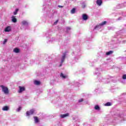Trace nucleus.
I'll return each mask as SVG.
<instances>
[{"mask_svg":"<svg viewBox=\"0 0 126 126\" xmlns=\"http://www.w3.org/2000/svg\"><path fill=\"white\" fill-rule=\"evenodd\" d=\"M71 13L72 14L75 13V8H72V9L71 10Z\"/></svg>","mask_w":126,"mask_h":126,"instance_id":"f3484780","label":"nucleus"},{"mask_svg":"<svg viewBox=\"0 0 126 126\" xmlns=\"http://www.w3.org/2000/svg\"><path fill=\"white\" fill-rule=\"evenodd\" d=\"M34 84L35 85H40V84H41V82H40L39 81L35 80L34 81Z\"/></svg>","mask_w":126,"mask_h":126,"instance_id":"dca6fc26","label":"nucleus"},{"mask_svg":"<svg viewBox=\"0 0 126 126\" xmlns=\"http://www.w3.org/2000/svg\"><path fill=\"white\" fill-rule=\"evenodd\" d=\"M22 24L23 25H27V24H28V23L26 21H23L22 22Z\"/></svg>","mask_w":126,"mask_h":126,"instance_id":"a211bd4d","label":"nucleus"},{"mask_svg":"<svg viewBox=\"0 0 126 126\" xmlns=\"http://www.w3.org/2000/svg\"><path fill=\"white\" fill-rule=\"evenodd\" d=\"M63 65V63H61V64L59 65L60 67L62 66Z\"/></svg>","mask_w":126,"mask_h":126,"instance_id":"cd10ccee","label":"nucleus"},{"mask_svg":"<svg viewBox=\"0 0 126 126\" xmlns=\"http://www.w3.org/2000/svg\"><path fill=\"white\" fill-rule=\"evenodd\" d=\"M11 30V28H10V27L8 26L5 29L4 31L5 32H10Z\"/></svg>","mask_w":126,"mask_h":126,"instance_id":"6e6552de","label":"nucleus"},{"mask_svg":"<svg viewBox=\"0 0 126 126\" xmlns=\"http://www.w3.org/2000/svg\"><path fill=\"white\" fill-rule=\"evenodd\" d=\"M113 53H114V51L111 50L108 52H106V56H109V55H112V54H113Z\"/></svg>","mask_w":126,"mask_h":126,"instance_id":"2eb2a0df","label":"nucleus"},{"mask_svg":"<svg viewBox=\"0 0 126 126\" xmlns=\"http://www.w3.org/2000/svg\"><path fill=\"white\" fill-rule=\"evenodd\" d=\"M59 7H63V6H61V5H59Z\"/></svg>","mask_w":126,"mask_h":126,"instance_id":"c756f323","label":"nucleus"},{"mask_svg":"<svg viewBox=\"0 0 126 126\" xmlns=\"http://www.w3.org/2000/svg\"><path fill=\"white\" fill-rule=\"evenodd\" d=\"M17 14V12L16 11H15L14 12V15H16Z\"/></svg>","mask_w":126,"mask_h":126,"instance_id":"393cba45","label":"nucleus"},{"mask_svg":"<svg viewBox=\"0 0 126 126\" xmlns=\"http://www.w3.org/2000/svg\"><path fill=\"white\" fill-rule=\"evenodd\" d=\"M22 108L21 106H19V108L17 109V112H20V111L21 110Z\"/></svg>","mask_w":126,"mask_h":126,"instance_id":"412c9836","label":"nucleus"},{"mask_svg":"<svg viewBox=\"0 0 126 126\" xmlns=\"http://www.w3.org/2000/svg\"><path fill=\"white\" fill-rule=\"evenodd\" d=\"M18 10H19V9H16L15 10V11H16L17 12H18Z\"/></svg>","mask_w":126,"mask_h":126,"instance_id":"c85d7f7f","label":"nucleus"},{"mask_svg":"<svg viewBox=\"0 0 126 126\" xmlns=\"http://www.w3.org/2000/svg\"><path fill=\"white\" fill-rule=\"evenodd\" d=\"M82 18L83 20H87V19H88V16L86 14H83L82 15Z\"/></svg>","mask_w":126,"mask_h":126,"instance_id":"0eeeda50","label":"nucleus"},{"mask_svg":"<svg viewBox=\"0 0 126 126\" xmlns=\"http://www.w3.org/2000/svg\"><path fill=\"white\" fill-rule=\"evenodd\" d=\"M59 22V20H57L55 22H54V24L56 25Z\"/></svg>","mask_w":126,"mask_h":126,"instance_id":"a878e982","label":"nucleus"},{"mask_svg":"<svg viewBox=\"0 0 126 126\" xmlns=\"http://www.w3.org/2000/svg\"><path fill=\"white\" fill-rule=\"evenodd\" d=\"M107 24V21H103L101 23L99 24L98 25L95 26L94 29H97L99 27V26H103Z\"/></svg>","mask_w":126,"mask_h":126,"instance_id":"20e7f679","label":"nucleus"},{"mask_svg":"<svg viewBox=\"0 0 126 126\" xmlns=\"http://www.w3.org/2000/svg\"><path fill=\"white\" fill-rule=\"evenodd\" d=\"M69 116V113H66L65 114H61L60 115L61 118L63 119L64 118H66V117H68Z\"/></svg>","mask_w":126,"mask_h":126,"instance_id":"423d86ee","label":"nucleus"},{"mask_svg":"<svg viewBox=\"0 0 126 126\" xmlns=\"http://www.w3.org/2000/svg\"><path fill=\"white\" fill-rule=\"evenodd\" d=\"M81 102H83V99L81 98V99L79 100V102L81 103Z\"/></svg>","mask_w":126,"mask_h":126,"instance_id":"b1692460","label":"nucleus"},{"mask_svg":"<svg viewBox=\"0 0 126 126\" xmlns=\"http://www.w3.org/2000/svg\"><path fill=\"white\" fill-rule=\"evenodd\" d=\"M19 90H18V93H22L23 92L26 90L25 87L19 86Z\"/></svg>","mask_w":126,"mask_h":126,"instance_id":"7ed1b4c3","label":"nucleus"},{"mask_svg":"<svg viewBox=\"0 0 126 126\" xmlns=\"http://www.w3.org/2000/svg\"><path fill=\"white\" fill-rule=\"evenodd\" d=\"M9 108L7 106H4L2 108V111H8Z\"/></svg>","mask_w":126,"mask_h":126,"instance_id":"f8f14e48","label":"nucleus"},{"mask_svg":"<svg viewBox=\"0 0 126 126\" xmlns=\"http://www.w3.org/2000/svg\"><path fill=\"white\" fill-rule=\"evenodd\" d=\"M105 106H112V103L111 102H107L105 103Z\"/></svg>","mask_w":126,"mask_h":126,"instance_id":"aec40b11","label":"nucleus"},{"mask_svg":"<svg viewBox=\"0 0 126 126\" xmlns=\"http://www.w3.org/2000/svg\"><path fill=\"white\" fill-rule=\"evenodd\" d=\"M67 30H70V28L69 27L67 28Z\"/></svg>","mask_w":126,"mask_h":126,"instance_id":"bb28decb","label":"nucleus"},{"mask_svg":"<svg viewBox=\"0 0 126 126\" xmlns=\"http://www.w3.org/2000/svg\"><path fill=\"white\" fill-rule=\"evenodd\" d=\"M102 3H103V1H102V0H96V4H97V5H99V6H100Z\"/></svg>","mask_w":126,"mask_h":126,"instance_id":"9d476101","label":"nucleus"},{"mask_svg":"<svg viewBox=\"0 0 126 126\" xmlns=\"http://www.w3.org/2000/svg\"><path fill=\"white\" fill-rule=\"evenodd\" d=\"M0 87H1L2 91L3 92L4 94H9V91L8 90V88H7V87H5L3 85H0Z\"/></svg>","mask_w":126,"mask_h":126,"instance_id":"f257e3e1","label":"nucleus"},{"mask_svg":"<svg viewBox=\"0 0 126 126\" xmlns=\"http://www.w3.org/2000/svg\"><path fill=\"white\" fill-rule=\"evenodd\" d=\"M7 42V39H4L3 44H5Z\"/></svg>","mask_w":126,"mask_h":126,"instance_id":"5701e85b","label":"nucleus"},{"mask_svg":"<svg viewBox=\"0 0 126 126\" xmlns=\"http://www.w3.org/2000/svg\"><path fill=\"white\" fill-rule=\"evenodd\" d=\"M34 112H35L34 109H31L29 111H27L26 115L27 117H29V116L33 115V114H34Z\"/></svg>","mask_w":126,"mask_h":126,"instance_id":"f03ea898","label":"nucleus"},{"mask_svg":"<svg viewBox=\"0 0 126 126\" xmlns=\"http://www.w3.org/2000/svg\"><path fill=\"white\" fill-rule=\"evenodd\" d=\"M16 16H12V22H14V23H16L17 22V19H16V18H15Z\"/></svg>","mask_w":126,"mask_h":126,"instance_id":"1a4fd4ad","label":"nucleus"},{"mask_svg":"<svg viewBox=\"0 0 126 126\" xmlns=\"http://www.w3.org/2000/svg\"><path fill=\"white\" fill-rule=\"evenodd\" d=\"M95 110H100V107H99L97 105H95L94 107Z\"/></svg>","mask_w":126,"mask_h":126,"instance_id":"6ab92c4d","label":"nucleus"},{"mask_svg":"<svg viewBox=\"0 0 126 126\" xmlns=\"http://www.w3.org/2000/svg\"><path fill=\"white\" fill-rule=\"evenodd\" d=\"M65 56H66V52H65L63 54V55L62 56V58L61 60V63H63V62H64V60L65 59Z\"/></svg>","mask_w":126,"mask_h":126,"instance_id":"39448f33","label":"nucleus"},{"mask_svg":"<svg viewBox=\"0 0 126 126\" xmlns=\"http://www.w3.org/2000/svg\"><path fill=\"white\" fill-rule=\"evenodd\" d=\"M60 76H61V77H62V78H64V79H65V78H66L67 77V76L64 75L63 74V73H61L60 74Z\"/></svg>","mask_w":126,"mask_h":126,"instance_id":"4468645a","label":"nucleus"},{"mask_svg":"<svg viewBox=\"0 0 126 126\" xmlns=\"http://www.w3.org/2000/svg\"><path fill=\"white\" fill-rule=\"evenodd\" d=\"M122 78L123 79H126V74L123 75Z\"/></svg>","mask_w":126,"mask_h":126,"instance_id":"4be33fe9","label":"nucleus"},{"mask_svg":"<svg viewBox=\"0 0 126 126\" xmlns=\"http://www.w3.org/2000/svg\"><path fill=\"white\" fill-rule=\"evenodd\" d=\"M13 52H14V53H16V54H18V53L20 52V50H19V49L17 48H15L14 49Z\"/></svg>","mask_w":126,"mask_h":126,"instance_id":"9b49d317","label":"nucleus"},{"mask_svg":"<svg viewBox=\"0 0 126 126\" xmlns=\"http://www.w3.org/2000/svg\"><path fill=\"white\" fill-rule=\"evenodd\" d=\"M33 118H34V122H35V123L36 124H37V123H39V122H40V121H39V118H38V117H34Z\"/></svg>","mask_w":126,"mask_h":126,"instance_id":"ddd939ff","label":"nucleus"}]
</instances>
